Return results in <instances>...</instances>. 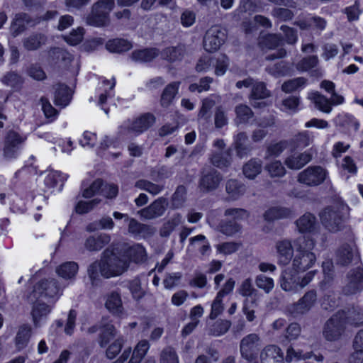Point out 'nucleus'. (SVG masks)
<instances>
[{
	"label": "nucleus",
	"instance_id": "3c124183",
	"mask_svg": "<svg viewBox=\"0 0 363 363\" xmlns=\"http://www.w3.org/2000/svg\"><path fill=\"white\" fill-rule=\"evenodd\" d=\"M236 113V120L239 123H246L251 119L254 113L251 108L245 104H239L235 109Z\"/></svg>",
	"mask_w": 363,
	"mask_h": 363
},
{
	"label": "nucleus",
	"instance_id": "72a5a7b5",
	"mask_svg": "<svg viewBox=\"0 0 363 363\" xmlns=\"http://www.w3.org/2000/svg\"><path fill=\"white\" fill-rule=\"evenodd\" d=\"M100 331L99 345L101 347H104L116 336V330L113 324L103 323L100 325Z\"/></svg>",
	"mask_w": 363,
	"mask_h": 363
},
{
	"label": "nucleus",
	"instance_id": "2eb2a0df",
	"mask_svg": "<svg viewBox=\"0 0 363 363\" xmlns=\"http://www.w3.org/2000/svg\"><path fill=\"white\" fill-rule=\"evenodd\" d=\"M37 24L38 22L28 13H17L11 20L9 32L13 38H16L27 30V26L34 27Z\"/></svg>",
	"mask_w": 363,
	"mask_h": 363
},
{
	"label": "nucleus",
	"instance_id": "dca6fc26",
	"mask_svg": "<svg viewBox=\"0 0 363 363\" xmlns=\"http://www.w3.org/2000/svg\"><path fill=\"white\" fill-rule=\"evenodd\" d=\"M278 264L287 265L292 259L294 249L292 244L289 240H279L275 245Z\"/></svg>",
	"mask_w": 363,
	"mask_h": 363
},
{
	"label": "nucleus",
	"instance_id": "774afa93",
	"mask_svg": "<svg viewBox=\"0 0 363 363\" xmlns=\"http://www.w3.org/2000/svg\"><path fill=\"white\" fill-rule=\"evenodd\" d=\"M49 57L54 62H57L60 60L62 61L72 60V56L68 52L59 48H54L49 51Z\"/></svg>",
	"mask_w": 363,
	"mask_h": 363
},
{
	"label": "nucleus",
	"instance_id": "5701e85b",
	"mask_svg": "<svg viewBox=\"0 0 363 363\" xmlns=\"http://www.w3.org/2000/svg\"><path fill=\"white\" fill-rule=\"evenodd\" d=\"M72 99V90L65 84H58L55 86V104L61 108L68 106Z\"/></svg>",
	"mask_w": 363,
	"mask_h": 363
},
{
	"label": "nucleus",
	"instance_id": "e2e57ef3",
	"mask_svg": "<svg viewBox=\"0 0 363 363\" xmlns=\"http://www.w3.org/2000/svg\"><path fill=\"white\" fill-rule=\"evenodd\" d=\"M30 337V328L28 326H22L16 335V342L18 349L24 348L28 344Z\"/></svg>",
	"mask_w": 363,
	"mask_h": 363
},
{
	"label": "nucleus",
	"instance_id": "f257e3e1",
	"mask_svg": "<svg viewBox=\"0 0 363 363\" xmlns=\"http://www.w3.org/2000/svg\"><path fill=\"white\" fill-rule=\"evenodd\" d=\"M128 267L129 262L123 258L122 254L107 248L103 252L100 260H96L89 265L87 274L94 284L100 275L106 279L120 276Z\"/></svg>",
	"mask_w": 363,
	"mask_h": 363
},
{
	"label": "nucleus",
	"instance_id": "052dcab7",
	"mask_svg": "<svg viewBox=\"0 0 363 363\" xmlns=\"http://www.w3.org/2000/svg\"><path fill=\"white\" fill-rule=\"evenodd\" d=\"M124 344V339L119 337L108 345L106 350V356L110 359H114L121 351Z\"/></svg>",
	"mask_w": 363,
	"mask_h": 363
},
{
	"label": "nucleus",
	"instance_id": "5fc2aeb1",
	"mask_svg": "<svg viewBox=\"0 0 363 363\" xmlns=\"http://www.w3.org/2000/svg\"><path fill=\"white\" fill-rule=\"evenodd\" d=\"M265 169L271 177H281L286 174L285 167L279 160H274L267 164L265 166Z\"/></svg>",
	"mask_w": 363,
	"mask_h": 363
},
{
	"label": "nucleus",
	"instance_id": "e433bc0d",
	"mask_svg": "<svg viewBox=\"0 0 363 363\" xmlns=\"http://www.w3.org/2000/svg\"><path fill=\"white\" fill-rule=\"evenodd\" d=\"M106 49L111 52L121 53L131 49L132 44L127 40L116 38L109 40L106 44Z\"/></svg>",
	"mask_w": 363,
	"mask_h": 363
},
{
	"label": "nucleus",
	"instance_id": "0e129e2a",
	"mask_svg": "<svg viewBox=\"0 0 363 363\" xmlns=\"http://www.w3.org/2000/svg\"><path fill=\"white\" fill-rule=\"evenodd\" d=\"M291 141L296 147L304 148L312 143L313 137L308 132L303 131L296 135Z\"/></svg>",
	"mask_w": 363,
	"mask_h": 363
},
{
	"label": "nucleus",
	"instance_id": "79ce46f5",
	"mask_svg": "<svg viewBox=\"0 0 363 363\" xmlns=\"http://www.w3.org/2000/svg\"><path fill=\"white\" fill-rule=\"evenodd\" d=\"M50 311L51 308L48 304L42 303L40 301H36V303H34L32 310V316L35 325H38L41 318L47 316Z\"/></svg>",
	"mask_w": 363,
	"mask_h": 363
},
{
	"label": "nucleus",
	"instance_id": "58836bf2",
	"mask_svg": "<svg viewBox=\"0 0 363 363\" xmlns=\"http://www.w3.org/2000/svg\"><path fill=\"white\" fill-rule=\"evenodd\" d=\"M150 348V344L147 340H143L140 341L135 347L130 360L133 363H140L146 355Z\"/></svg>",
	"mask_w": 363,
	"mask_h": 363
},
{
	"label": "nucleus",
	"instance_id": "9b49d317",
	"mask_svg": "<svg viewBox=\"0 0 363 363\" xmlns=\"http://www.w3.org/2000/svg\"><path fill=\"white\" fill-rule=\"evenodd\" d=\"M328 172L320 166H310L298 175V182L308 186H316L324 182Z\"/></svg>",
	"mask_w": 363,
	"mask_h": 363
},
{
	"label": "nucleus",
	"instance_id": "39448f33",
	"mask_svg": "<svg viewBox=\"0 0 363 363\" xmlns=\"http://www.w3.org/2000/svg\"><path fill=\"white\" fill-rule=\"evenodd\" d=\"M26 137L14 130H9L4 138L1 157L5 161H11L18 157Z\"/></svg>",
	"mask_w": 363,
	"mask_h": 363
},
{
	"label": "nucleus",
	"instance_id": "9d476101",
	"mask_svg": "<svg viewBox=\"0 0 363 363\" xmlns=\"http://www.w3.org/2000/svg\"><path fill=\"white\" fill-rule=\"evenodd\" d=\"M225 40V30L218 26H213L208 29L204 35L203 48L208 52H214L220 49Z\"/></svg>",
	"mask_w": 363,
	"mask_h": 363
},
{
	"label": "nucleus",
	"instance_id": "393cba45",
	"mask_svg": "<svg viewBox=\"0 0 363 363\" xmlns=\"http://www.w3.org/2000/svg\"><path fill=\"white\" fill-rule=\"evenodd\" d=\"M354 259H359V257L348 244L342 245L336 251V262L342 266L348 265Z\"/></svg>",
	"mask_w": 363,
	"mask_h": 363
},
{
	"label": "nucleus",
	"instance_id": "c9c22d12",
	"mask_svg": "<svg viewBox=\"0 0 363 363\" xmlns=\"http://www.w3.org/2000/svg\"><path fill=\"white\" fill-rule=\"evenodd\" d=\"M158 55L157 49H143L134 50L131 53V59L135 62H147L152 61Z\"/></svg>",
	"mask_w": 363,
	"mask_h": 363
},
{
	"label": "nucleus",
	"instance_id": "1a4fd4ad",
	"mask_svg": "<svg viewBox=\"0 0 363 363\" xmlns=\"http://www.w3.org/2000/svg\"><path fill=\"white\" fill-rule=\"evenodd\" d=\"M363 291V267H357L350 269L345 275L342 294L353 296Z\"/></svg>",
	"mask_w": 363,
	"mask_h": 363
},
{
	"label": "nucleus",
	"instance_id": "473e14b6",
	"mask_svg": "<svg viewBox=\"0 0 363 363\" xmlns=\"http://www.w3.org/2000/svg\"><path fill=\"white\" fill-rule=\"evenodd\" d=\"M262 167V162L261 160L253 158L244 164L242 172L247 178L253 179L261 173Z\"/></svg>",
	"mask_w": 363,
	"mask_h": 363
},
{
	"label": "nucleus",
	"instance_id": "69168bd1",
	"mask_svg": "<svg viewBox=\"0 0 363 363\" xmlns=\"http://www.w3.org/2000/svg\"><path fill=\"white\" fill-rule=\"evenodd\" d=\"M213 79L210 77H204L199 79L198 83H194L189 85V90L191 92L206 91L210 89V84L213 82Z\"/></svg>",
	"mask_w": 363,
	"mask_h": 363
},
{
	"label": "nucleus",
	"instance_id": "09e8293b",
	"mask_svg": "<svg viewBox=\"0 0 363 363\" xmlns=\"http://www.w3.org/2000/svg\"><path fill=\"white\" fill-rule=\"evenodd\" d=\"M215 104L216 101L211 97L203 99L202 101V106L198 114L199 121L208 122L211 117V110Z\"/></svg>",
	"mask_w": 363,
	"mask_h": 363
},
{
	"label": "nucleus",
	"instance_id": "4468645a",
	"mask_svg": "<svg viewBox=\"0 0 363 363\" xmlns=\"http://www.w3.org/2000/svg\"><path fill=\"white\" fill-rule=\"evenodd\" d=\"M34 296L57 299L60 296V289L55 279L40 281L34 287Z\"/></svg>",
	"mask_w": 363,
	"mask_h": 363
},
{
	"label": "nucleus",
	"instance_id": "cd10ccee",
	"mask_svg": "<svg viewBox=\"0 0 363 363\" xmlns=\"http://www.w3.org/2000/svg\"><path fill=\"white\" fill-rule=\"evenodd\" d=\"M79 270V265L75 262H66L58 266L57 274L66 280H74Z\"/></svg>",
	"mask_w": 363,
	"mask_h": 363
},
{
	"label": "nucleus",
	"instance_id": "2f4dec72",
	"mask_svg": "<svg viewBox=\"0 0 363 363\" xmlns=\"http://www.w3.org/2000/svg\"><path fill=\"white\" fill-rule=\"evenodd\" d=\"M179 85V82H174L166 86L160 99V103L162 106L167 107L171 104L178 92Z\"/></svg>",
	"mask_w": 363,
	"mask_h": 363
},
{
	"label": "nucleus",
	"instance_id": "603ef678",
	"mask_svg": "<svg viewBox=\"0 0 363 363\" xmlns=\"http://www.w3.org/2000/svg\"><path fill=\"white\" fill-rule=\"evenodd\" d=\"M238 292L240 295L248 299L250 297L252 299L254 298L253 296H255L257 294V291L254 288L250 278L245 279L242 281L238 289Z\"/></svg>",
	"mask_w": 363,
	"mask_h": 363
},
{
	"label": "nucleus",
	"instance_id": "f8f14e48",
	"mask_svg": "<svg viewBox=\"0 0 363 363\" xmlns=\"http://www.w3.org/2000/svg\"><path fill=\"white\" fill-rule=\"evenodd\" d=\"M168 199L161 196L152 201L149 206L138 211L140 217L144 220H154L162 217L167 209Z\"/></svg>",
	"mask_w": 363,
	"mask_h": 363
},
{
	"label": "nucleus",
	"instance_id": "f704fd0d",
	"mask_svg": "<svg viewBox=\"0 0 363 363\" xmlns=\"http://www.w3.org/2000/svg\"><path fill=\"white\" fill-rule=\"evenodd\" d=\"M334 122L336 125L340 126L342 128L350 130L354 128L357 131L359 128V123L352 115L347 113H340L338 114Z\"/></svg>",
	"mask_w": 363,
	"mask_h": 363
},
{
	"label": "nucleus",
	"instance_id": "b1692460",
	"mask_svg": "<svg viewBox=\"0 0 363 363\" xmlns=\"http://www.w3.org/2000/svg\"><path fill=\"white\" fill-rule=\"evenodd\" d=\"M123 258L135 263L143 262L146 259V252L142 245L135 244L124 250L122 254Z\"/></svg>",
	"mask_w": 363,
	"mask_h": 363
},
{
	"label": "nucleus",
	"instance_id": "f3484780",
	"mask_svg": "<svg viewBox=\"0 0 363 363\" xmlns=\"http://www.w3.org/2000/svg\"><path fill=\"white\" fill-rule=\"evenodd\" d=\"M48 36L42 33L33 32L22 39L23 48L27 51H35L47 43Z\"/></svg>",
	"mask_w": 363,
	"mask_h": 363
},
{
	"label": "nucleus",
	"instance_id": "423d86ee",
	"mask_svg": "<svg viewBox=\"0 0 363 363\" xmlns=\"http://www.w3.org/2000/svg\"><path fill=\"white\" fill-rule=\"evenodd\" d=\"M220 172L212 167H203L200 172L198 189L202 194H209L216 191L223 181Z\"/></svg>",
	"mask_w": 363,
	"mask_h": 363
},
{
	"label": "nucleus",
	"instance_id": "aec40b11",
	"mask_svg": "<svg viewBox=\"0 0 363 363\" xmlns=\"http://www.w3.org/2000/svg\"><path fill=\"white\" fill-rule=\"evenodd\" d=\"M210 162L216 167L225 169L230 167L233 161L232 150L229 148L225 152L215 151L209 157Z\"/></svg>",
	"mask_w": 363,
	"mask_h": 363
},
{
	"label": "nucleus",
	"instance_id": "4d7b16f0",
	"mask_svg": "<svg viewBox=\"0 0 363 363\" xmlns=\"http://www.w3.org/2000/svg\"><path fill=\"white\" fill-rule=\"evenodd\" d=\"M231 326V322L228 320L219 319L211 326V334L214 336H220L226 333Z\"/></svg>",
	"mask_w": 363,
	"mask_h": 363
},
{
	"label": "nucleus",
	"instance_id": "de8ad7c7",
	"mask_svg": "<svg viewBox=\"0 0 363 363\" xmlns=\"http://www.w3.org/2000/svg\"><path fill=\"white\" fill-rule=\"evenodd\" d=\"M310 99L313 101L317 108L324 113H330L332 110L331 103L325 96L318 92L313 93Z\"/></svg>",
	"mask_w": 363,
	"mask_h": 363
},
{
	"label": "nucleus",
	"instance_id": "680f3d73",
	"mask_svg": "<svg viewBox=\"0 0 363 363\" xmlns=\"http://www.w3.org/2000/svg\"><path fill=\"white\" fill-rule=\"evenodd\" d=\"M256 286L263 290L265 293L269 294L274 288V280L267 277L264 274H259L255 277Z\"/></svg>",
	"mask_w": 363,
	"mask_h": 363
},
{
	"label": "nucleus",
	"instance_id": "7c9ffc66",
	"mask_svg": "<svg viewBox=\"0 0 363 363\" xmlns=\"http://www.w3.org/2000/svg\"><path fill=\"white\" fill-rule=\"evenodd\" d=\"M105 306L111 313L116 315L121 314L123 307L120 294L117 291L111 292L107 296Z\"/></svg>",
	"mask_w": 363,
	"mask_h": 363
},
{
	"label": "nucleus",
	"instance_id": "6ab92c4d",
	"mask_svg": "<svg viewBox=\"0 0 363 363\" xmlns=\"http://www.w3.org/2000/svg\"><path fill=\"white\" fill-rule=\"evenodd\" d=\"M262 363H284L281 350L277 345H269L260 352Z\"/></svg>",
	"mask_w": 363,
	"mask_h": 363
},
{
	"label": "nucleus",
	"instance_id": "13d9d810",
	"mask_svg": "<svg viewBox=\"0 0 363 363\" xmlns=\"http://www.w3.org/2000/svg\"><path fill=\"white\" fill-rule=\"evenodd\" d=\"M265 70L269 74L275 77H279L287 74L289 68L285 62L281 61L272 65L267 66Z\"/></svg>",
	"mask_w": 363,
	"mask_h": 363
},
{
	"label": "nucleus",
	"instance_id": "864d4df0",
	"mask_svg": "<svg viewBox=\"0 0 363 363\" xmlns=\"http://www.w3.org/2000/svg\"><path fill=\"white\" fill-rule=\"evenodd\" d=\"M241 225L235 220L223 221L219 225V230L227 236H233L240 232Z\"/></svg>",
	"mask_w": 363,
	"mask_h": 363
},
{
	"label": "nucleus",
	"instance_id": "bf43d9fd",
	"mask_svg": "<svg viewBox=\"0 0 363 363\" xmlns=\"http://www.w3.org/2000/svg\"><path fill=\"white\" fill-rule=\"evenodd\" d=\"M318 63V58L316 55L308 56L301 60L296 65V68L301 72H306L315 67Z\"/></svg>",
	"mask_w": 363,
	"mask_h": 363
},
{
	"label": "nucleus",
	"instance_id": "4be33fe9",
	"mask_svg": "<svg viewBox=\"0 0 363 363\" xmlns=\"http://www.w3.org/2000/svg\"><path fill=\"white\" fill-rule=\"evenodd\" d=\"M111 241V236L106 233L97 235H91L87 238L84 242V247L90 252L101 250Z\"/></svg>",
	"mask_w": 363,
	"mask_h": 363
},
{
	"label": "nucleus",
	"instance_id": "a211bd4d",
	"mask_svg": "<svg viewBox=\"0 0 363 363\" xmlns=\"http://www.w3.org/2000/svg\"><path fill=\"white\" fill-rule=\"evenodd\" d=\"M155 123V117L150 113H144L135 118L128 126V130L140 134L147 130Z\"/></svg>",
	"mask_w": 363,
	"mask_h": 363
},
{
	"label": "nucleus",
	"instance_id": "6e6d98bb",
	"mask_svg": "<svg viewBox=\"0 0 363 363\" xmlns=\"http://www.w3.org/2000/svg\"><path fill=\"white\" fill-rule=\"evenodd\" d=\"M160 363H179L176 350L172 347H166L160 352Z\"/></svg>",
	"mask_w": 363,
	"mask_h": 363
},
{
	"label": "nucleus",
	"instance_id": "a19ab883",
	"mask_svg": "<svg viewBox=\"0 0 363 363\" xmlns=\"http://www.w3.org/2000/svg\"><path fill=\"white\" fill-rule=\"evenodd\" d=\"M270 91L267 89L266 84L263 82H255L252 86V91L250 99L260 100L269 97Z\"/></svg>",
	"mask_w": 363,
	"mask_h": 363
},
{
	"label": "nucleus",
	"instance_id": "0eeeda50",
	"mask_svg": "<svg viewBox=\"0 0 363 363\" xmlns=\"http://www.w3.org/2000/svg\"><path fill=\"white\" fill-rule=\"evenodd\" d=\"M346 323V312L337 311L325 323L323 330L324 337L328 341L338 340L345 331Z\"/></svg>",
	"mask_w": 363,
	"mask_h": 363
},
{
	"label": "nucleus",
	"instance_id": "c85d7f7f",
	"mask_svg": "<svg viewBox=\"0 0 363 363\" xmlns=\"http://www.w3.org/2000/svg\"><path fill=\"white\" fill-rule=\"evenodd\" d=\"M245 186L237 179H230L226 182L225 191L232 200L238 199L245 194Z\"/></svg>",
	"mask_w": 363,
	"mask_h": 363
},
{
	"label": "nucleus",
	"instance_id": "7ed1b4c3",
	"mask_svg": "<svg viewBox=\"0 0 363 363\" xmlns=\"http://www.w3.org/2000/svg\"><path fill=\"white\" fill-rule=\"evenodd\" d=\"M115 0H97L86 17L87 25L94 27H106L110 24V13L115 8Z\"/></svg>",
	"mask_w": 363,
	"mask_h": 363
},
{
	"label": "nucleus",
	"instance_id": "37998d69",
	"mask_svg": "<svg viewBox=\"0 0 363 363\" xmlns=\"http://www.w3.org/2000/svg\"><path fill=\"white\" fill-rule=\"evenodd\" d=\"M290 209L284 207H272L268 209L264 214L265 220L272 221L277 219L284 218L290 216Z\"/></svg>",
	"mask_w": 363,
	"mask_h": 363
},
{
	"label": "nucleus",
	"instance_id": "ea45409f",
	"mask_svg": "<svg viewBox=\"0 0 363 363\" xmlns=\"http://www.w3.org/2000/svg\"><path fill=\"white\" fill-rule=\"evenodd\" d=\"M307 84V79L300 77L284 82L281 85V90L285 93H291L303 89Z\"/></svg>",
	"mask_w": 363,
	"mask_h": 363
},
{
	"label": "nucleus",
	"instance_id": "4c0bfd02",
	"mask_svg": "<svg viewBox=\"0 0 363 363\" xmlns=\"http://www.w3.org/2000/svg\"><path fill=\"white\" fill-rule=\"evenodd\" d=\"M315 217L308 213L296 220V225L301 233L311 232L315 228Z\"/></svg>",
	"mask_w": 363,
	"mask_h": 363
},
{
	"label": "nucleus",
	"instance_id": "20e7f679",
	"mask_svg": "<svg viewBox=\"0 0 363 363\" xmlns=\"http://www.w3.org/2000/svg\"><path fill=\"white\" fill-rule=\"evenodd\" d=\"M347 208L344 204L337 203L325 208L320 213L322 224L329 231H339L343 223V211Z\"/></svg>",
	"mask_w": 363,
	"mask_h": 363
},
{
	"label": "nucleus",
	"instance_id": "bb28decb",
	"mask_svg": "<svg viewBox=\"0 0 363 363\" xmlns=\"http://www.w3.org/2000/svg\"><path fill=\"white\" fill-rule=\"evenodd\" d=\"M280 286L286 291H296L299 287V277L292 274L290 269H286L281 273Z\"/></svg>",
	"mask_w": 363,
	"mask_h": 363
},
{
	"label": "nucleus",
	"instance_id": "412c9836",
	"mask_svg": "<svg viewBox=\"0 0 363 363\" xmlns=\"http://www.w3.org/2000/svg\"><path fill=\"white\" fill-rule=\"evenodd\" d=\"M311 160L312 155L308 152L294 153L285 159L284 164L290 169L298 170L308 164Z\"/></svg>",
	"mask_w": 363,
	"mask_h": 363
},
{
	"label": "nucleus",
	"instance_id": "c756f323",
	"mask_svg": "<svg viewBox=\"0 0 363 363\" xmlns=\"http://www.w3.org/2000/svg\"><path fill=\"white\" fill-rule=\"evenodd\" d=\"M183 222V217L181 213L173 214L160 229V235L162 238H167Z\"/></svg>",
	"mask_w": 363,
	"mask_h": 363
},
{
	"label": "nucleus",
	"instance_id": "338daca9",
	"mask_svg": "<svg viewBox=\"0 0 363 363\" xmlns=\"http://www.w3.org/2000/svg\"><path fill=\"white\" fill-rule=\"evenodd\" d=\"M40 101L45 118L49 119L50 121L55 120L58 115V111L51 105L49 100L45 97H42Z\"/></svg>",
	"mask_w": 363,
	"mask_h": 363
},
{
	"label": "nucleus",
	"instance_id": "f03ea898",
	"mask_svg": "<svg viewBox=\"0 0 363 363\" xmlns=\"http://www.w3.org/2000/svg\"><path fill=\"white\" fill-rule=\"evenodd\" d=\"M294 243L296 254L292 260V269L297 273L304 272L316 262V256L312 252L315 242L309 236H300Z\"/></svg>",
	"mask_w": 363,
	"mask_h": 363
},
{
	"label": "nucleus",
	"instance_id": "a878e982",
	"mask_svg": "<svg viewBox=\"0 0 363 363\" xmlns=\"http://www.w3.org/2000/svg\"><path fill=\"white\" fill-rule=\"evenodd\" d=\"M248 136L245 132H240L234 137L233 147L236 155L243 158L251 152V147L247 144Z\"/></svg>",
	"mask_w": 363,
	"mask_h": 363
},
{
	"label": "nucleus",
	"instance_id": "c03bdc74",
	"mask_svg": "<svg viewBox=\"0 0 363 363\" xmlns=\"http://www.w3.org/2000/svg\"><path fill=\"white\" fill-rule=\"evenodd\" d=\"M135 186L141 190L146 191L152 196L159 194L163 189L164 186L155 184L147 179H139L135 183Z\"/></svg>",
	"mask_w": 363,
	"mask_h": 363
},
{
	"label": "nucleus",
	"instance_id": "49530a36",
	"mask_svg": "<svg viewBox=\"0 0 363 363\" xmlns=\"http://www.w3.org/2000/svg\"><path fill=\"white\" fill-rule=\"evenodd\" d=\"M184 54V50L182 46L169 47L162 52V57L169 62L181 60Z\"/></svg>",
	"mask_w": 363,
	"mask_h": 363
},
{
	"label": "nucleus",
	"instance_id": "ddd939ff",
	"mask_svg": "<svg viewBox=\"0 0 363 363\" xmlns=\"http://www.w3.org/2000/svg\"><path fill=\"white\" fill-rule=\"evenodd\" d=\"M317 300L316 291L311 290L306 292L297 302L287 306L288 312L294 318L308 313Z\"/></svg>",
	"mask_w": 363,
	"mask_h": 363
},
{
	"label": "nucleus",
	"instance_id": "a18cd8bd",
	"mask_svg": "<svg viewBox=\"0 0 363 363\" xmlns=\"http://www.w3.org/2000/svg\"><path fill=\"white\" fill-rule=\"evenodd\" d=\"M213 63L215 67V74L217 76H223L229 67L230 60L226 55L220 54L213 58Z\"/></svg>",
	"mask_w": 363,
	"mask_h": 363
},
{
	"label": "nucleus",
	"instance_id": "8fccbe9b",
	"mask_svg": "<svg viewBox=\"0 0 363 363\" xmlns=\"http://www.w3.org/2000/svg\"><path fill=\"white\" fill-rule=\"evenodd\" d=\"M114 227V222L109 216L102 217L99 220L89 224L86 226V230L93 232L101 229L111 230Z\"/></svg>",
	"mask_w": 363,
	"mask_h": 363
},
{
	"label": "nucleus",
	"instance_id": "6e6552de",
	"mask_svg": "<svg viewBox=\"0 0 363 363\" xmlns=\"http://www.w3.org/2000/svg\"><path fill=\"white\" fill-rule=\"evenodd\" d=\"M262 347V339L257 333H250L243 337L240 342L241 357L247 362L256 360Z\"/></svg>",
	"mask_w": 363,
	"mask_h": 363
}]
</instances>
